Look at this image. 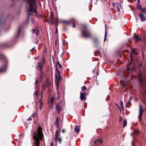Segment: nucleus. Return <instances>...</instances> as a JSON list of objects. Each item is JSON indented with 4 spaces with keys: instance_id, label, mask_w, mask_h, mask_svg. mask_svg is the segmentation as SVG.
Masks as SVG:
<instances>
[{
    "instance_id": "obj_1",
    "label": "nucleus",
    "mask_w": 146,
    "mask_h": 146,
    "mask_svg": "<svg viewBox=\"0 0 146 146\" xmlns=\"http://www.w3.org/2000/svg\"><path fill=\"white\" fill-rule=\"evenodd\" d=\"M43 135L42 129L40 126L37 129L36 132L34 133L33 135V138L35 140L36 146H39L40 140H42V138Z\"/></svg>"
},
{
    "instance_id": "obj_2",
    "label": "nucleus",
    "mask_w": 146,
    "mask_h": 146,
    "mask_svg": "<svg viewBox=\"0 0 146 146\" xmlns=\"http://www.w3.org/2000/svg\"><path fill=\"white\" fill-rule=\"evenodd\" d=\"M56 69L57 70V72L56 73V80L55 81V83L56 85V89L58 90L59 82L61 80V77L60 75V71L58 70L56 65Z\"/></svg>"
},
{
    "instance_id": "obj_3",
    "label": "nucleus",
    "mask_w": 146,
    "mask_h": 146,
    "mask_svg": "<svg viewBox=\"0 0 146 146\" xmlns=\"http://www.w3.org/2000/svg\"><path fill=\"white\" fill-rule=\"evenodd\" d=\"M82 36L86 38H92V35L90 32L86 31L85 29L82 30Z\"/></svg>"
},
{
    "instance_id": "obj_4",
    "label": "nucleus",
    "mask_w": 146,
    "mask_h": 146,
    "mask_svg": "<svg viewBox=\"0 0 146 146\" xmlns=\"http://www.w3.org/2000/svg\"><path fill=\"white\" fill-rule=\"evenodd\" d=\"M145 78H146V76L145 77L144 75L142 74L141 73H140L139 75V80L140 82L142 83L145 82Z\"/></svg>"
},
{
    "instance_id": "obj_5",
    "label": "nucleus",
    "mask_w": 146,
    "mask_h": 146,
    "mask_svg": "<svg viewBox=\"0 0 146 146\" xmlns=\"http://www.w3.org/2000/svg\"><path fill=\"white\" fill-rule=\"evenodd\" d=\"M103 142V140L101 139H96L94 141V145L95 146H99V145Z\"/></svg>"
},
{
    "instance_id": "obj_6",
    "label": "nucleus",
    "mask_w": 146,
    "mask_h": 146,
    "mask_svg": "<svg viewBox=\"0 0 146 146\" xmlns=\"http://www.w3.org/2000/svg\"><path fill=\"white\" fill-rule=\"evenodd\" d=\"M139 121H141L142 119V115L143 113V110L141 105H140V109L139 111Z\"/></svg>"
},
{
    "instance_id": "obj_7",
    "label": "nucleus",
    "mask_w": 146,
    "mask_h": 146,
    "mask_svg": "<svg viewBox=\"0 0 146 146\" xmlns=\"http://www.w3.org/2000/svg\"><path fill=\"white\" fill-rule=\"evenodd\" d=\"M86 94L85 93L80 92V98L82 101L86 100Z\"/></svg>"
},
{
    "instance_id": "obj_8",
    "label": "nucleus",
    "mask_w": 146,
    "mask_h": 146,
    "mask_svg": "<svg viewBox=\"0 0 146 146\" xmlns=\"http://www.w3.org/2000/svg\"><path fill=\"white\" fill-rule=\"evenodd\" d=\"M56 110L58 114H59L60 111L62 110V108L60 104H58L56 106Z\"/></svg>"
},
{
    "instance_id": "obj_9",
    "label": "nucleus",
    "mask_w": 146,
    "mask_h": 146,
    "mask_svg": "<svg viewBox=\"0 0 146 146\" xmlns=\"http://www.w3.org/2000/svg\"><path fill=\"white\" fill-rule=\"evenodd\" d=\"M139 16L141 21H144L146 20V17L145 16L143 13H141L139 14Z\"/></svg>"
},
{
    "instance_id": "obj_10",
    "label": "nucleus",
    "mask_w": 146,
    "mask_h": 146,
    "mask_svg": "<svg viewBox=\"0 0 146 146\" xmlns=\"http://www.w3.org/2000/svg\"><path fill=\"white\" fill-rule=\"evenodd\" d=\"M32 31L33 34L35 35V38H37V36L38 35V30L37 29H33Z\"/></svg>"
},
{
    "instance_id": "obj_11",
    "label": "nucleus",
    "mask_w": 146,
    "mask_h": 146,
    "mask_svg": "<svg viewBox=\"0 0 146 146\" xmlns=\"http://www.w3.org/2000/svg\"><path fill=\"white\" fill-rule=\"evenodd\" d=\"M37 68L39 70H41L43 66V64H42L40 62H38L37 63Z\"/></svg>"
},
{
    "instance_id": "obj_12",
    "label": "nucleus",
    "mask_w": 146,
    "mask_h": 146,
    "mask_svg": "<svg viewBox=\"0 0 146 146\" xmlns=\"http://www.w3.org/2000/svg\"><path fill=\"white\" fill-rule=\"evenodd\" d=\"M51 13V17L50 18V20L51 22V23L52 24H54L55 23V21L54 20L53 18H54V15L52 11H50Z\"/></svg>"
},
{
    "instance_id": "obj_13",
    "label": "nucleus",
    "mask_w": 146,
    "mask_h": 146,
    "mask_svg": "<svg viewBox=\"0 0 146 146\" xmlns=\"http://www.w3.org/2000/svg\"><path fill=\"white\" fill-rule=\"evenodd\" d=\"M135 66H134L131 68H129L128 66H127V70L128 71H132L134 70L135 69Z\"/></svg>"
},
{
    "instance_id": "obj_14",
    "label": "nucleus",
    "mask_w": 146,
    "mask_h": 146,
    "mask_svg": "<svg viewBox=\"0 0 146 146\" xmlns=\"http://www.w3.org/2000/svg\"><path fill=\"white\" fill-rule=\"evenodd\" d=\"M71 21L72 22V23L73 24V27L75 28L76 26L74 24V23H76L77 22L74 19L72 18L71 19Z\"/></svg>"
},
{
    "instance_id": "obj_15",
    "label": "nucleus",
    "mask_w": 146,
    "mask_h": 146,
    "mask_svg": "<svg viewBox=\"0 0 146 146\" xmlns=\"http://www.w3.org/2000/svg\"><path fill=\"white\" fill-rule=\"evenodd\" d=\"M74 129L76 133H79V127L77 125H76Z\"/></svg>"
},
{
    "instance_id": "obj_16",
    "label": "nucleus",
    "mask_w": 146,
    "mask_h": 146,
    "mask_svg": "<svg viewBox=\"0 0 146 146\" xmlns=\"http://www.w3.org/2000/svg\"><path fill=\"white\" fill-rule=\"evenodd\" d=\"M56 124V127H57L59 125V118L58 117H57L55 121Z\"/></svg>"
},
{
    "instance_id": "obj_17",
    "label": "nucleus",
    "mask_w": 146,
    "mask_h": 146,
    "mask_svg": "<svg viewBox=\"0 0 146 146\" xmlns=\"http://www.w3.org/2000/svg\"><path fill=\"white\" fill-rule=\"evenodd\" d=\"M5 68L4 66L1 67L0 68V72H5Z\"/></svg>"
},
{
    "instance_id": "obj_18",
    "label": "nucleus",
    "mask_w": 146,
    "mask_h": 146,
    "mask_svg": "<svg viewBox=\"0 0 146 146\" xmlns=\"http://www.w3.org/2000/svg\"><path fill=\"white\" fill-rule=\"evenodd\" d=\"M135 49H132V50L131 51V54H130V57H131V60H132L131 55L132 54H134L135 53Z\"/></svg>"
},
{
    "instance_id": "obj_19",
    "label": "nucleus",
    "mask_w": 146,
    "mask_h": 146,
    "mask_svg": "<svg viewBox=\"0 0 146 146\" xmlns=\"http://www.w3.org/2000/svg\"><path fill=\"white\" fill-rule=\"evenodd\" d=\"M127 120L126 119H125L123 121V127H125L126 125H127Z\"/></svg>"
},
{
    "instance_id": "obj_20",
    "label": "nucleus",
    "mask_w": 146,
    "mask_h": 146,
    "mask_svg": "<svg viewBox=\"0 0 146 146\" xmlns=\"http://www.w3.org/2000/svg\"><path fill=\"white\" fill-rule=\"evenodd\" d=\"M120 82L121 84L122 87L123 88H124L126 86V84L123 81H120Z\"/></svg>"
},
{
    "instance_id": "obj_21",
    "label": "nucleus",
    "mask_w": 146,
    "mask_h": 146,
    "mask_svg": "<svg viewBox=\"0 0 146 146\" xmlns=\"http://www.w3.org/2000/svg\"><path fill=\"white\" fill-rule=\"evenodd\" d=\"M58 130H57L55 133V140L56 141L57 140V135H58Z\"/></svg>"
},
{
    "instance_id": "obj_22",
    "label": "nucleus",
    "mask_w": 146,
    "mask_h": 146,
    "mask_svg": "<svg viewBox=\"0 0 146 146\" xmlns=\"http://www.w3.org/2000/svg\"><path fill=\"white\" fill-rule=\"evenodd\" d=\"M133 38L135 39L136 40H141L138 36H134Z\"/></svg>"
},
{
    "instance_id": "obj_23",
    "label": "nucleus",
    "mask_w": 146,
    "mask_h": 146,
    "mask_svg": "<svg viewBox=\"0 0 146 146\" xmlns=\"http://www.w3.org/2000/svg\"><path fill=\"white\" fill-rule=\"evenodd\" d=\"M86 88L85 86H84L81 88V90L83 91L86 90Z\"/></svg>"
},
{
    "instance_id": "obj_24",
    "label": "nucleus",
    "mask_w": 146,
    "mask_h": 146,
    "mask_svg": "<svg viewBox=\"0 0 146 146\" xmlns=\"http://www.w3.org/2000/svg\"><path fill=\"white\" fill-rule=\"evenodd\" d=\"M120 106L122 109H123V104L122 101L120 102Z\"/></svg>"
},
{
    "instance_id": "obj_25",
    "label": "nucleus",
    "mask_w": 146,
    "mask_h": 146,
    "mask_svg": "<svg viewBox=\"0 0 146 146\" xmlns=\"http://www.w3.org/2000/svg\"><path fill=\"white\" fill-rule=\"evenodd\" d=\"M107 36V32L106 30L105 36H104V41H105Z\"/></svg>"
},
{
    "instance_id": "obj_26",
    "label": "nucleus",
    "mask_w": 146,
    "mask_h": 146,
    "mask_svg": "<svg viewBox=\"0 0 146 146\" xmlns=\"http://www.w3.org/2000/svg\"><path fill=\"white\" fill-rule=\"evenodd\" d=\"M57 63L58 65L59 68H61L62 67V66L61 65L59 61L57 62Z\"/></svg>"
},
{
    "instance_id": "obj_27",
    "label": "nucleus",
    "mask_w": 146,
    "mask_h": 146,
    "mask_svg": "<svg viewBox=\"0 0 146 146\" xmlns=\"http://www.w3.org/2000/svg\"><path fill=\"white\" fill-rule=\"evenodd\" d=\"M122 118L121 117H120V118L119 119V122H121L122 121Z\"/></svg>"
},
{
    "instance_id": "obj_28",
    "label": "nucleus",
    "mask_w": 146,
    "mask_h": 146,
    "mask_svg": "<svg viewBox=\"0 0 146 146\" xmlns=\"http://www.w3.org/2000/svg\"><path fill=\"white\" fill-rule=\"evenodd\" d=\"M38 80L37 79H36L35 81V83L36 84H37L38 83Z\"/></svg>"
},
{
    "instance_id": "obj_29",
    "label": "nucleus",
    "mask_w": 146,
    "mask_h": 146,
    "mask_svg": "<svg viewBox=\"0 0 146 146\" xmlns=\"http://www.w3.org/2000/svg\"><path fill=\"white\" fill-rule=\"evenodd\" d=\"M141 11L143 12H145V8H144L141 9Z\"/></svg>"
},
{
    "instance_id": "obj_30",
    "label": "nucleus",
    "mask_w": 146,
    "mask_h": 146,
    "mask_svg": "<svg viewBox=\"0 0 146 146\" xmlns=\"http://www.w3.org/2000/svg\"><path fill=\"white\" fill-rule=\"evenodd\" d=\"M42 62H43V64L44 62H45V59H44V57H43L42 58Z\"/></svg>"
},
{
    "instance_id": "obj_31",
    "label": "nucleus",
    "mask_w": 146,
    "mask_h": 146,
    "mask_svg": "<svg viewBox=\"0 0 146 146\" xmlns=\"http://www.w3.org/2000/svg\"><path fill=\"white\" fill-rule=\"evenodd\" d=\"M94 42L95 43H96L97 42V38H95L94 40Z\"/></svg>"
},
{
    "instance_id": "obj_32",
    "label": "nucleus",
    "mask_w": 146,
    "mask_h": 146,
    "mask_svg": "<svg viewBox=\"0 0 146 146\" xmlns=\"http://www.w3.org/2000/svg\"><path fill=\"white\" fill-rule=\"evenodd\" d=\"M37 93H38V92L37 91H35V95L36 96H37Z\"/></svg>"
},
{
    "instance_id": "obj_33",
    "label": "nucleus",
    "mask_w": 146,
    "mask_h": 146,
    "mask_svg": "<svg viewBox=\"0 0 146 146\" xmlns=\"http://www.w3.org/2000/svg\"><path fill=\"white\" fill-rule=\"evenodd\" d=\"M58 140L59 141V143H61V138H60Z\"/></svg>"
},
{
    "instance_id": "obj_34",
    "label": "nucleus",
    "mask_w": 146,
    "mask_h": 146,
    "mask_svg": "<svg viewBox=\"0 0 146 146\" xmlns=\"http://www.w3.org/2000/svg\"><path fill=\"white\" fill-rule=\"evenodd\" d=\"M119 4H118V7H117V11H118V12H119V11H120V8H119V7H119Z\"/></svg>"
},
{
    "instance_id": "obj_35",
    "label": "nucleus",
    "mask_w": 146,
    "mask_h": 146,
    "mask_svg": "<svg viewBox=\"0 0 146 146\" xmlns=\"http://www.w3.org/2000/svg\"><path fill=\"white\" fill-rule=\"evenodd\" d=\"M138 130H135V131H134L135 133H138Z\"/></svg>"
},
{
    "instance_id": "obj_36",
    "label": "nucleus",
    "mask_w": 146,
    "mask_h": 146,
    "mask_svg": "<svg viewBox=\"0 0 146 146\" xmlns=\"http://www.w3.org/2000/svg\"><path fill=\"white\" fill-rule=\"evenodd\" d=\"M35 20L33 19H32L31 22L32 23H34L35 22Z\"/></svg>"
},
{
    "instance_id": "obj_37",
    "label": "nucleus",
    "mask_w": 146,
    "mask_h": 146,
    "mask_svg": "<svg viewBox=\"0 0 146 146\" xmlns=\"http://www.w3.org/2000/svg\"><path fill=\"white\" fill-rule=\"evenodd\" d=\"M65 131V130L64 129H62V133H64Z\"/></svg>"
},
{
    "instance_id": "obj_38",
    "label": "nucleus",
    "mask_w": 146,
    "mask_h": 146,
    "mask_svg": "<svg viewBox=\"0 0 146 146\" xmlns=\"http://www.w3.org/2000/svg\"><path fill=\"white\" fill-rule=\"evenodd\" d=\"M137 7H138L139 9H140L141 8V6H139V5L137 6Z\"/></svg>"
},
{
    "instance_id": "obj_39",
    "label": "nucleus",
    "mask_w": 146,
    "mask_h": 146,
    "mask_svg": "<svg viewBox=\"0 0 146 146\" xmlns=\"http://www.w3.org/2000/svg\"><path fill=\"white\" fill-rule=\"evenodd\" d=\"M32 120V118L31 117H29V119H28L27 120V121H30V120Z\"/></svg>"
},
{
    "instance_id": "obj_40",
    "label": "nucleus",
    "mask_w": 146,
    "mask_h": 146,
    "mask_svg": "<svg viewBox=\"0 0 146 146\" xmlns=\"http://www.w3.org/2000/svg\"><path fill=\"white\" fill-rule=\"evenodd\" d=\"M63 23H68L69 24H70V23H69V22H68V21H64L63 22Z\"/></svg>"
},
{
    "instance_id": "obj_41",
    "label": "nucleus",
    "mask_w": 146,
    "mask_h": 146,
    "mask_svg": "<svg viewBox=\"0 0 146 146\" xmlns=\"http://www.w3.org/2000/svg\"><path fill=\"white\" fill-rule=\"evenodd\" d=\"M40 103H41V105L42 106V99H40Z\"/></svg>"
},
{
    "instance_id": "obj_42",
    "label": "nucleus",
    "mask_w": 146,
    "mask_h": 146,
    "mask_svg": "<svg viewBox=\"0 0 146 146\" xmlns=\"http://www.w3.org/2000/svg\"><path fill=\"white\" fill-rule=\"evenodd\" d=\"M57 32H58L57 29V28H56V29L55 33H57Z\"/></svg>"
},
{
    "instance_id": "obj_43",
    "label": "nucleus",
    "mask_w": 146,
    "mask_h": 146,
    "mask_svg": "<svg viewBox=\"0 0 146 146\" xmlns=\"http://www.w3.org/2000/svg\"><path fill=\"white\" fill-rule=\"evenodd\" d=\"M51 102L52 103H53V98H51Z\"/></svg>"
},
{
    "instance_id": "obj_44",
    "label": "nucleus",
    "mask_w": 146,
    "mask_h": 146,
    "mask_svg": "<svg viewBox=\"0 0 146 146\" xmlns=\"http://www.w3.org/2000/svg\"><path fill=\"white\" fill-rule=\"evenodd\" d=\"M35 114H33L32 116L34 118L35 117Z\"/></svg>"
},
{
    "instance_id": "obj_45",
    "label": "nucleus",
    "mask_w": 146,
    "mask_h": 146,
    "mask_svg": "<svg viewBox=\"0 0 146 146\" xmlns=\"http://www.w3.org/2000/svg\"><path fill=\"white\" fill-rule=\"evenodd\" d=\"M20 30H19V31H18V33L19 35V34L20 33Z\"/></svg>"
},
{
    "instance_id": "obj_46",
    "label": "nucleus",
    "mask_w": 146,
    "mask_h": 146,
    "mask_svg": "<svg viewBox=\"0 0 146 146\" xmlns=\"http://www.w3.org/2000/svg\"><path fill=\"white\" fill-rule=\"evenodd\" d=\"M55 25L56 26H57L58 25V23L57 22H56V24H55Z\"/></svg>"
},
{
    "instance_id": "obj_47",
    "label": "nucleus",
    "mask_w": 146,
    "mask_h": 146,
    "mask_svg": "<svg viewBox=\"0 0 146 146\" xmlns=\"http://www.w3.org/2000/svg\"><path fill=\"white\" fill-rule=\"evenodd\" d=\"M34 48H32L31 50V52H32V51H33V49H34Z\"/></svg>"
},
{
    "instance_id": "obj_48",
    "label": "nucleus",
    "mask_w": 146,
    "mask_h": 146,
    "mask_svg": "<svg viewBox=\"0 0 146 146\" xmlns=\"http://www.w3.org/2000/svg\"><path fill=\"white\" fill-rule=\"evenodd\" d=\"M116 105L117 106V107L118 108H119V106H118V105L117 104H116Z\"/></svg>"
},
{
    "instance_id": "obj_49",
    "label": "nucleus",
    "mask_w": 146,
    "mask_h": 146,
    "mask_svg": "<svg viewBox=\"0 0 146 146\" xmlns=\"http://www.w3.org/2000/svg\"><path fill=\"white\" fill-rule=\"evenodd\" d=\"M38 40H37L35 42V43L36 44H37L38 43Z\"/></svg>"
},
{
    "instance_id": "obj_50",
    "label": "nucleus",
    "mask_w": 146,
    "mask_h": 146,
    "mask_svg": "<svg viewBox=\"0 0 146 146\" xmlns=\"http://www.w3.org/2000/svg\"><path fill=\"white\" fill-rule=\"evenodd\" d=\"M50 146H53V144L52 142L51 143Z\"/></svg>"
},
{
    "instance_id": "obj_51",
    "label": "nucleus",
    "mask_w": 146,
    "mask_h": 146,
    "mask_svg": "<svg viewBox=\"0 0 146 146\" xmlns=\"http://www.w3.org/2000/svg\"><path fill=\"white\" fill-rule=\"evenodd\" d=\"M115 4V3H113L112 4V5L114 7V5Z\"/></svg>"
},
{
    "instance_id": "obj_52",
    "label": "nucleus",
    "mask_w": 146,
    "mask_h": 146,
    "mask_svg": "<svg viewBox=\"0 0 146 146\" xmlns=\"http://www.w3.org/2000/svg\"><path fill=\"white\" fill-rule=\"evenodd\" d=\"M44 86H45V85H44V84H43V85H42V87H44Z\"/></svg>"
},
{
    "instance_id": "obj_53",
    "label": "nucleus",
    "mask_w": 146,
    "mask_h": 146,
    "mask_svg": "<svg viewBox=\"0 0 146 146\" xmlns=\"http://www.w3.org/2000/svg\"><path fill=\"white\" fill-rule=\"evenodd\" d=\"M46 22H49V21H46Z\"/></svg>"
},
{
    "instance_id": "obj_54",
    "label": "nucleus",
    "mask_w": 146,
    "mask_h": 146,
    "mask_svg": "<svg viewBox=\"0 0 146 146\" xmlns=\"http://www.w3.org/2000/svg\"><path fill=\"white\" fill-rule=\"evenodd\" d=\"M145 94H146V92H145Z\"/></svg>"
},
{
    "instance_id": "obj_55",
    "label": "nucleus",
    "mask_w": 146,
    "mask_h": 146,
    "mask_svg": "<svg viewBox=\"0 0 146 146\" xmlns=\"http://www.w3.org/2000/svg\"><path fill=\"white\" fill-rule=\"evenodd\" d=\"M42 96H41V98H42Z\"/></svg>"
},
{
    "instance_id": "obj_56",
    "label": "nucleus",
    "mask_w": 146,
    "mask_h": 146,
    "mask_svg": "<svg viewBox=\"0 0 146 146\" xmlns=\"http://www.w3.org/2000/svg\"><path fill=\"white\" fill-rule=\"evenodd\" d=\"M85 27H86V25L85 26Z\"/></svg>"
},
{
    "instance_id": "obj_57",
    "label": "nucleus",
    "mask_w": 146,
    "mask_h": 146,
    "mask_svg": "<svg viewBox=\"0 0 146 146\" xmlns=\"http://www.w3.org/2000/svg\"><path fill=\"white\" fill-rule=\"evenodd\" d=\"M57 0H55V1H57Z\"/></svg>"
},
{
    "instance_id": "obj_58",
    "label": "nucleus",
    "mask_w": 146,
    "mask_h": 146,
    "mask_svg": "<svg viewBox=\"0 0 146 146\" xmlns=\"http://www.w3.org/2000/svg\"><path fill=\"white\" fill-rule=\"evenodd\" d=\"M105 0L106 1L107 0Z\"/></svg>"
},
{
    "instance_id": "obj_59",
    "label": "nucleus",
    "mask_w": 146,
    "mask_h": 146,
    "mask_svg": "<svg viewBox=\"0 0 146 146\" xmlns=\"http://www.w3.org/2000/svg\"><path fill=\"white\" fill-rule=\"evenodd\" d=\"M128 1H129V0H127Z\"/></svg>"
}]
</instances>
